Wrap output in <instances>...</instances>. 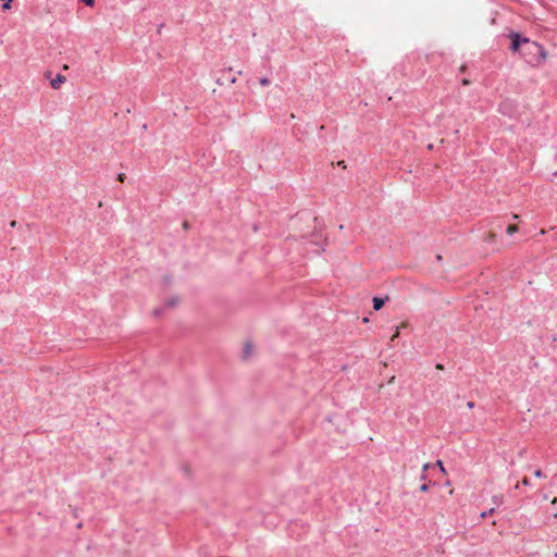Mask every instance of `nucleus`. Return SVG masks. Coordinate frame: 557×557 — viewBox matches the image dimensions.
<instances>
[{"label":"nucleus","instance_id":"1","mask_svg":"<svg viewBox=\"0 0 557 557\" xmlns=\"http://www.w3.org/2000/svg\"><path fill=\"white\" fill-rule=\"evenodd\" d=\"M508 38L510 39L509 50L519 53L528 65L535 67L545 60L546 50L537 41L531 40L522 33L515 30H510Z\"/></svg>","mask_w":557,"mask_h":557},{"label":"nucleus","instance_id":"2","mask_svg":"<svg viewBox=\"0 0 557 557\" xmlns=\"http://www.w3.org/2000/svg\"><path fill=\"white\" fill-rule=\"evenodd\" d=\"M499 111L502 114L507 115L509 117H513L517 114V106L511 100H504L499 104Z\"/></svg>","mask_w":557,"mask_h":557},{"label":"nucleus","instance_id":"3","mask_svg":"<svg viewBox=\"0 0 557 557\" xmlns=\"http://www.w3.org/2000/svg\"><path fill=\"white\" fill-rule=\"evenodd\" d=\"M44 74L45 77L50 81V85L54 89L60 88L61 85L66 81V77L61 73H58L54 77L51 76L52 72H44Z\"/></svg>","mask_w":557,"mask_h":557},{"label":"nucleus","instance_id":"4","mask_svg":"<svg viewBox=\"0 0 557 557\" xmlns=\"http://www.w3.org/2000/svg\"><path fill=\"white\" fill-rule=\"evenodd\" d=\"M220 75L215 76V82L219 85L233 84L236 82V76L233 72H218Z\"/></svg>","mask_w":557,"mask_h":557},{"label":"nucleus","instance_id":"5","mask_svg":"<svg viewBox=\"0 0 557 557\" xmlns=\"http://www.w3.org/2000/svg\"><path fill=\"white\" fill-rule=\"evenodd\" d=\"M389 298L386 296V297H374L372 299V302H373V309L375 311H379L380 309L383 308V306L386 304V301L388 300Z\"/></svg>","mask_w":557,"mask_h":557},{"label":"nucleus","instance_id":"6","mask_svg":"<svg viewBox=\"0 0 557 557\" xmlns=\"http://www.w3.org/2000/svg\"><path fill=\"white\" fill-rule=\"evenodd\" d=\"M251 349H252V345L250 343H246L245 347H244V351H243L244 358H248V356L251 352Z\"/></svg>","mask_w":557,"mask_h":557},{"label":"nucleus","instance_id":"7","mask_svg":"<svg viewBox=\"0 0 557 557\" xmlns=\"http://www.w3.org/2000/svg\"><path fill=\"white\" fill-rule=\"evenodd\" d=\"M178 304L177 297H172L171 299L166 300L165 307L172 308L175 307Z\"/></svg>","mask_w":557,"mask_h":557},{"label":"nucleus","instance_id":"8","mask_svg":"<svg viewBox=\"0 0 557 557\" xmlns=\"http://www.w3.org/2000/svg\"><path fill=\"white\" fill-rule=\"evenodd\" d=\"M506 232H507L508 235H512L516 232H518V226L515 225V224H510V225L507 226Z\"/></svg>","mask_w":557,"mask_h":557},{"label":"nucleus","instance_id":"9","mask_svg":"<svg viewBox=\"0 0 557 557\" xmlns=\"http://www.w3.org/2000/svg\"><path fill=\"white\" fill-rule=\"evenodd\" d=\"M1 1H2L1 8L3 11H8L11 9V3L13 0H1Z\"/></svg>","mask_w":557,"mask_h":557},{"label":"nucleus","instance_id":"10","mask_svg":"<svg viewBox=\"0 0 557 557\" xmlns=\"http://www.w3.org/2000/svg\"><path fill=\"white\" fill-rule=\"evenodd\" d=\"M81 2H83L86 7H94L95 5V0H79Z\"/></svg>","mask_w":557,"mask_h":557},{"label":"nucleus","instance_id":"11","mask_svg":"<svg viewBox=\"0 0 557 557\" xmlns=\"http://www.w3.org/2000/svg\"><path fill=\"white\" fill-rule=\"evenodd\" d=\"M433 466H434V467H435V466H436V467H438V469H440L443 473H445V472H446V471H445V468H444V466H443V462H442L441 460H437V461L435 462V465H433Z\"/></svg>","mask_w":557,"mask_h":557},{"label":"nucleus","instance_id":"12","mask_svg":"<svg viewBox=\"0 0 557 557\" xmlns=\"http://www.w3.org/2000/svg\"><path fill=\"white\" fill-rule=\"evenodd\" d=\"M494 511H495V509H494V508H491V509H490V510H487V511H483V512L481 513V517H482V518H486L487 516L493 515V512H494Z\"/></svg>","mask_w":557,"mask_h":557},{"label":"nucleus","instance_id":"13","mask_svg":"<svg viewBox=\"0 0 557 557\" xmlns=\"http://www.w3.org/2000/svg\"><path fill=\"white\" fill-rule=\"evenodd\" d=\"M485 240L490 242V243L494 242L495 240V234L492 233V232L488 233V235L485 237Z\"/></svg>","mask_w":557,"mask_h":557},{"label":"nucleus","instance_id":"14","mask_svg":"<svg viewBox=\"0 0 557 557\" xmlns=\"http://www.w3.org/2000/svg\"><path fill=\"white\" fill-rule=\"evenodd\" d=\"M429 488H430V484H428V483H423V484L420 486V488H419V490H420L421 492H424V493H425V492H428V491H429Z\"/></svg>","mask_w":557,"mask_h":557},{"label":"nucleus","instance_id":"15","mask_svg":"<svg viewBox=\"0 0 557 557\" xmlns=\"http://www.w3.org/2000/svg\"><path fill=\"white\" fill-rule=\"evenodd\" d=\"M502 500H503V496L502 495L493 497V502H494L495 505H499L502 503Z\"/></svg>","mask_w":557,"mask_h":557},{"label":"nucleus","instance_id":"16","mask_svg":"<svg viewBox=\"0 0 557 557\" xmlns=\"http://www.w3.org/2000/svg\"><path fill=\"white\" fill-rule=\"evenodd\" d=\"M162 310H163L162 308L154 309L153 310V315L154 317H160L162 314Z\"/></svg>","mask_w":557,"mask_h":557},{"label":"nucleus","instance_id":"17","mask_svg":"<svg viewBox=\"0 0 557 557\" xmlns=\"http://www.w3.org/2000/svg\"><path fill=\"white\" fill-rule=\"evenodd\" d=\"M125 178H126V175L124 173H120L117 175V181L121 182V183H123L125 181Z\"/></svg>","mask_w":557,"mask_h":557},{"label":"nucleus","instance_id":"18","mask_svg":"<svg viewBox=\"0 0 557 557\" xmlns=\"http://www.w3.org/2000/svg\"><path fill=\"white\" fill-rule=\"evenodd\" d=\"M534 475H535L536 478H543V476H544V473H543V471H542V470H540V469H539V470H536V471L534 472Z\"/></svg>","mask_w":557,"mask_h":557},{"label":"nucleus","instance_id":"19","mask_svg":"<svg viewBox=\"0 0 557 557\" xmlns=\"http://www.w3.org/2000/svg\"><path fill=\"white\" fill-rule=\"evenodd\" d=\"M432 467H434L432 463H425V465H423L422 470L425 472L426 470H429Z\"/></svg>","mask_w":557,"mask_h":557},{"label":"nucleus","instance_id":"20","mask_svg":"<svg viewBox=\"0 0 557 557\" xmlns=\"http://www.w3.org/2000/svg\"><path fill=\"white\" fill-rule=\"evenodd\" d=\"M260 84L261 85H268L269 84V79L267 77H262V78H260Z\"/></svg>","mask_w":557,"mask_h":557},{"label":"nucleus","instance_id":"21","mask_svg":"<svg viewBox=\"0 0 557 557\" xmlns=\"http://www.w3.org/2000/svg\"><path fill=\"white\" fill-rule=\"evenodd\" d=\"M474 406H475L474 401H471V400H470V401H468V403H467V407H468L469 409H473V408H474Z\"/></svg>","mask_w":557,"mask_h":557},{"label":"nucleus","instance_id":"22","mask_svg":"<svg viewBox=\"0 0 557 557\" xmlns=\"http://www.w3.org/2000/svg\"><path fill=\"white\" fill-rule=\"evenodd\" d=\"M521 483H522L523 485H530V481H529V479H528V478H523V479H522V481H521Z\"/></svg>","mask_w":557,"mask_h":557},{"label":"nucleus","instance_id":"23","mask_svg":"<svg viewBox=\"0 0 557 557\" xmlns=\"http://www.w3.org/2000/svg\"><path fill=\"white\" fill-rule=\"evenodd\" d=\"M399 334V330L397 329L395 334L392 336L391 341H394Z\"/></svg>","mask_w":557,"mask_h":557},{"label":"nucleus","instance_id":"24","mask_svg":"<svg viewBox=\"0 0 557 557\" xmlns=\"http://www.w3.org/2000/svg\"><path fill=\"white\" fill-rule=\"evenodd\" d=\"M337 164L342 168H346L345 161H339Z\"/></svg>","mask_w":557,"mask_h":557},{"label":"nucleus","instance_id":"25","mask_svg":"<svg viewBox=\"0 0 557 557\" xmlns=\"http://www.w3.org/2000/svg\"><path fill=\"white\" fill-rule=\"evenodd\" d=\"M10 226H11V227H15V226H16V221H14V220H13V221H11Z\"/></svg>","mask_w":557,"mask_h":557},{"label":"nucleus","instance_id":"26","mask_svg":"<svg viewBox=\"0 0 557 557\" xmlns=\"http://www.w3.org/2000/svg\"><path fill=\"white\" fill-rule=\"evenodd\" d=\"M436 369L443 370V369H444V367H443L441 363H437V364H436Z\"/></svg>","mask_w":557,"mask_h":557},{"label":"nucleus","instance_id":"27","mask_svg":"<svg viewBox=\"0 0 557 557\" xmlns=\"http://www.w3.org/2000/svg\"><path fill=\"white\" fill-rule=\"evenodd\" d=\"M426 479V474L425 472L423 471L422 474H421V480H425Z\"/></svg>","mask_w":557,"mask_h":557},{"label":"nucleus","instance_id":"28","mask_svg":"<svg viewBox=\"0 0 557 557\" xmlns=\"http://www.w3.org/2000/svg\"><path fill=\"white\" fill-rule=\"evenodd\" d=\"M163 26H164V24H160V25H159V29H158V33H159V34L161 33V30H162V27H163Z\"/></svg>","mask_w":557,"mask_h":557},{"label":"nucleus","instance_id":"29","mask_svg":"<svg viewBox=\"0 0 557 557\" xmlns=\"http://www.w3.org/2000/svg\"><path fill=\"white\" fill-rule=\"evenodd\" d=\"M462 84H463V85H467V84H469V81H468V79H466V78H463V79H462Z\"/></svg>","mask_w":557,"mask_h":557},{"label":"nucleus","instance_id":"30","mask_svg":"<svg viewBox=\"0 0 557 557\" xmlns=\"http://www.w3.org/2000/svg\"><path fill=\"white\" fill-rule=\"evenodd\" d=\"M490 22H491V24H495V23H496V18H495V17H493V18H491V21H490Z\"/></svg>","mask_w":557,"mask_h":557},{"label":"nucleus","instance_id":"31","mask_svg":"<svg viewBox=\"0 0 557 557\" xmlns=\"http://www.w3.org/2000/svg\"><path fill=\"white\" fill-rule=\"evenodd\" d=\"M62 70L67 71L69 70V65L64 64Z\"/></svg>","mask_w":557,"mask_h":557},{"label":"nucleus","instance_id":"32","mask_svg":"<svg viewBox=\"0 0 557 557\" xmlns=\"http://www.w3.org/2000/svg\"><path fill=\"white\" fill-rule=\"evenodd\" d=\"M459 70H460V71H463V70H467V69H466V66H465V65H461V66L459 67Z\"/></svg>","mask_w":557,"mask_h":557},{"label":"nucleus","instance_id":"33","mask_svg":"<svg viewBox=\"0 0 557 557\" xmlns=\"http://www.w3.org/2000/svg\"><path fill=\"white\" fill-rule=\"evenodd\" d=\"M183 226H184V228H187L188 227V223L184 222Z\"/></svg>","mask_w":557,"mask_h":557},{"label":"nucleus","instance_id":"34","mask_svg":"<svg viewBox=\"0 0 557 557\" xmlns=\"http://www.w3.org/2000/svg\"><path fill=\"white\" fill-rule=\"evenodd\" d=\"M436 259H437V260H442V256H441V255H437V256H436Z\"/></svg>","mask_w":557,"mask_h":557}]
</instances>
